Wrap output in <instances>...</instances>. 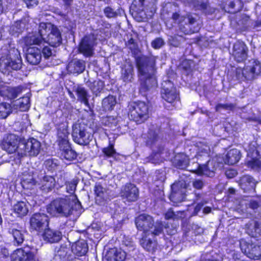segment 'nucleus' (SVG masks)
Returning a JSON list of instances; mask_svg holds the SVG:
<instances>
[{"label": "nucleus", "mask_w": 261, "mask_h": 261, "mask_svg": "<svg viewBox=\"0 0 261 261\" xmlns=\"http://www.w3.org/2000/svg\"><path fill=\"white\" fill-rule=\"evenodd\" d=\"M156 57L153 56H141L136 58L140 90L142 92H145L156 86Z\"/></svg>", "instance_id": "nucleus-1"}, {"label": "nucleus", "mask_w": 261, "mask_h": 261, "mask_svg": "<svg viewBox=\"0 0 261 261\" xmlns=\"http://www.w3.org/2000/svg\"><path fill=\"white\" fill-rule=\"evenodd\" d=\"M62 42L61 33L59 29L50 23H41L38 34H31L25 39L27 45L36 44L44 46L48 44L54 47L59 46Z\"/></svg>", "instance_id": "nucleus-2"}, {"label": "nucleus", "mask_w": 261, "mask_h": 261, "mask_svg": "<svg viewBox=\"0 0 261 261\" xmlns=\"http://www.w3.org/2000/svg\"><path fill=\"white\" fill-rule=\"evenodd\" d=\"M81 204L75 195L57 198L47 206V212L54 217H67L73 211L80 208Z\"/></svg>", "instance_id": "nucleus-3"}, {"label": "nucleus", "mask_w": 261, "mask_h": 261, "mask_svg": "<svg viewBox=\"0 0 261 261\" xmlns=\"http://www.w3.org/2000/svg\"><path fill=\"white\" fill-rule=\"evenodd\" d=\"M135 223L137 229L142 231L144 234L158 236L163 231L162 223L156 221L154 224L153 218L149 215H140L136 218Z\"/></svg>", "instance_id": "nucleus-4"}, {"label": "nucleus", "mask_w": 261, "mask_h": 261, "mask_svg": "<svg viewBox=\"0 0 261 261\" xmlns=\"http://www.w3.org/2000/svg\"><path fill=\"white\" fill-rule=\"evenodd\" d=\"M128 115L137 123H141L148 118V106L142 101L133 102L129 106Z\"/></svg>", "instance_id": "nucleus-5"}, {"label": "nucleus", "mask_w": 261, "mask_h": 261, "mask_svg": "<svg viewBox=\"0 0 261 261\" xmlns=\"http://www.w3.org/2000/svg\"><path fill=\"white\" fill-rule=\"evenodd\" d=\"M58 141L60 148L62 150V157L69 161L74 160L76 157V153L71 149L68 141L69 133L63 129L58 132Z\"/></svg>", "instance_id": "nucleus-6"}, {"label": "nucleus", "mask_w": 261, "mask_h": 261, "mask_svg": "<svg viewBox=\"0 0 261 261\" xmlns=\"http://www.w3.org/2000/svg\"><path fill=\"white\" fill-rule=\"evenodd\" d=\"M41 149V143L34 138H31L27 142H21L18 146V155L36 156Z\"/></svg>", "instance_id": "nucleus-7"}, {"label": "nucleus", "mask_w": 261, "mask_h": 261, "mask_svg": "<svg viewBox=\"0 0 261 261\" xmlns=\"http://www.w3.org/2000/svg\"><path fill=\"white\" fill-rule=\"evenodd\" d=\"M172 19L174 23L179 25V28L183 34H189L194 32L190 29V25L194 24L196 20L191 14H187V16L185 17L177 13H174L172 15Z\"/></svg>", "instance_id": "nucleus-8"}, {"label": "nucleus", "mask_w": 261, "mask_h": 261, "mask_svg": "<svg viewBox=\"0 0 261 261\" xmlns=\"http://www.w3.org/2000/svg\"><path fill=\"white\" fill-rule=\"evenodd\" d=\"M72 136L73 141L81 145L89 144L92 139V135L88 132L83 126L76 124L73 126Z\"/></svg>", "instance_id": "nucleus-9"}, {"label": "nucleus", "mask_w": 261, "mask_h": 261, "mask_svg": "<svg viewBox=\"0 0 261 261\" xmlns=\"http://www.w3.org/2000/svg\"><path fill=\"white\" fill-rule=\"evenodd\" d=\"M94 193L96 202L99 205H105L115 197L112 191L104 187L100 183L95 184Z\"/></svg>", "instance_id": "nucleus-10"}, {"label": "nucleus", "mask_w": 261, "mask_h": 261, "mask_svg": "<svg viewBox=\"0 0 261 261\" xmlns=\"http://www.w3.org/2000/svg\"><path fill=\"white\" fill-rule=\"evenodd\" d=\"M146 144L147 145L151 146L153 150V155L151 156L152 162L155 164L158 163L159 161V157L162 153L163 147L160 145L157 134L155 132L152 130L149 131Z\"/></svg>", "instance_id": "nucleus-11"}, {"label": "nucleus", "mask_w": 261, "mask_h": 261, "mask_svg": "<svg viewBox=\"0 0 261 261\" xmlns=\"http://www.w3.org/2000/svg\"><path fill=\"white\" fill-rule=\"evenodd\" d=\"M16 58H2L0 60V70L4 72L10 69L19 70L22 65L20 54L17 51L15 54Z\"/></svg>", "instance_id": "nucleus-12"}, {"label": "nucleus", "mask_w": 261, "mask_h": 261, "mask_svg": "<svg viewBox=\"0 0 261 261\" xmlns=\"http://www.w3.org/2000/svg\"><path fill=\"white\" fill-rule=\"evenodd\" d=\"M96 38L94 35L86 36L81 41L79 50L86 57H90L94 53V47L96 44Z\"/></svg>", "instance_id": "nucleus-13"}, {"label": "nucleus", "mask_w": 261, "mask_h": 261, "mask_svg": "<svg viewBox=\"0 0 261 261\" xmlns=\"http://www.w3.org/2000/svg\"><path fill=\"white\" fill-rule=\"evenodd\" d=\"M162 97L167 102L172 103L178 100V93L173 83L170 81H165L162 84Z\"/></svg>", "instance_id": "nucleus-14"}, {"label": "nucleus", "mask_w": 261, "mask_h": 261, "mask_svg": "<svg viewBox=\"0 0 261 261\" xmlns=\"http://www.w3.org/2000/svg\"><path fill=\"white\" fill-rule=\"evenodd\" d=\"M187 186L184 181L174 183L171 186L170 198L174 202H181L185 199Z\"/></svg>", "instance_id": "nucleus-15"}, {"label": "nucleus", "mask_w": 261, "mask_h": 261, "mask_svg": "<svg viewBox=\"0 0 261 261\" xmlns=\"http://www.w3.org/2000/svg\"><path fill=\"white\" fill-rule=\"evenodd\" d=\"M30 225L32 229L40 231L48 225V217L43 213H35L30 218Z\"/></svg>", "instance_id": "nucleus-16"}, {"label": "nucleus", "mask_w": 261, "mask_h": 261, "mask_svg": "<svg viewBox=\"0 0 261 261\" xmlns=\"http://www.w3.org/2000/svg\"><path fill=\"white\" fill-rule=\"evenodd\" d=\"M20 143L16 136L10 134L3 141L2 148L9 153H12L16 151L18 154V146Z\"/></svg>", "instance_id": "nucleus-17"}, {"label": "nucleus", "mask_w": 261, "mask_h": 261, "mask_svg": "<svg viewBox=\"0 0 261 261\" xmlns=\"http://www.w3.org/2000/svg\"><path fill=\"white\" fill-rule=\"evenodd\" d=\"M138 193L137 188L133 184H128L122 188L120 195L127 201H135L138 198Z\"/></svg>", "instance_id": "nucleus-18"}, {"label": "nucleus", "mask_w": 261, "mask_h": 261, "mask_svg": "<svg viewBox=\"0 0 261 261\" xmlns=\"http://www.w3.org/2000/svg\"><path fill=\"white\" fill-rule=\"evenodd\" d=\"M247 51V47L243 42L238 41L234 44L233 56L237 62H243L246 59Z\"/></svg>", "instance_id": "nucleus-19"}, {"label": "nucleus", "mask_w": 261, "mask_h": 261, "mask_svg": "<svg viewBox=\"0 0 261 261\" xmlns=\"http://www.w3.org/2000/svg\"><path fill=\"white\" fill-rule=\"evenodd\" d=\"M26 60L31 64H38L42 59L41 49L36 47H30L26 53Z\"/></svg>", "instance_id": "nucleus-20"}, {"label": "nucleus", "mask_w": 261, "mask_h": 261, "mask_svg": "<svg viewBox=\"0 0 261 261\" xmlns=\"http://www.w3.org/2000/svg\"><path fill=\"white\" fill-rule=\"evenodd\" d=\"M126 253L121 249L113 248L108 251L106 255L108 261H124Z\"/></svg>", "instance_id": "nucleus-21"}, {"label": "nucleus", "mask_w": 261, "mask_h": 261, "mask_svg": "<svg viewBox=\"0 0 261 261\" xmlns=\"http://www.w3.org/2000/svg\"><path fill=\"white\" fill-rule=\"evenodd\" d=\"M21 92L20 87H11L7 86H2L0 88V95L8 99L16 98Z\"/></svg>", "instance_id": "nucleus-22"}, {"label": "nucleus", "mask_w": 261, "mask_h": 261, "mask_svg": "<svg viewBox=\"0 0 261 261\" xmlns=\"http://www.w3.org/2000/svg\"><path fill=\"white\" fill-rule=\"evenodd\" d=\"M85 63L83 60L74 59L71 61L67 66L68 71L73 74H80L85 69Z\"/></svg>", "instance_id": "nucleus-23"}, {"label": "nucleus", "mask_w": 261, "mask_h": 261, "mask_svg": "<svg viewBox=\"0 0 261 261\" xmlns=\"http://www.w3.org/2000/svg\"><path fill=\"white\" fill-rule=\"evenodd\" d=\"M73 92L77 97V100L84 103L86 106H89V98L90 97L87 90L81 85L75 86L73 89Z\"/></svg>", "instance_id": "nucleus-24"}, {"label": "nucleus", "mask_w": 261, "mask_h": 261, "mask_svg": "<svg viewBox=\"0 0 261 261\" xmlns=\"http://www.w3.org/2000/svg\"><path fill=\"white\" fill-rule=\"evenodd\" d=\"M62 233L56 230L46 229L42 234L43 240L46 242L55 243L58 242L62 239Z\"/></svg>", "instance_id": "nucleus-25"}, {"label": "nucleus", "mask_w": 261, "mask_h": 261, "mask_svg": "<svg viewBox=\"0 0 261 261\" xmlns=\"http://www.w3.org/2000/svg\"><path fill=\"white\" fill-rule=\"evenodd\" d=\"M148 234H144L140 240L141 246L147 251L153 253L157 247L155 240L148 237Z\"/></svg>", "instance_id": "nucleus-26"}, {"label": "nucleus", "mask_w": 261, "mask_h": 261, "mask_svg": "<svg viewBox=\"0 0 261 261\" xmlns=\"http://www.w3.org/2000/svg\"><path fill=\"white\" fill-rule=\"evenodd\" d=\"M88 250V245L84 240L77 241L73 243L71 246L72 252L77 256H82L85 255Z\"/></svg>", "instance_id": "nucleus-27"}, {"label": "nucleus", "mask_w": 261, "mask_h": 261, "mask_svg": "<svg viewBox=\"0 0 261 261\" xmlns=\"http://www.w3.org/2000/svg\"><path fill=\"white\" fill-rule=\"evenodd\" d=\"M247 233L252 237L261 236V222L254 220L250 221L246 225Z\"/></svg>", "instance_id": "nucleus-28"}, {"label": "nucleus", "mask_w": 261, "mask_h": 261, "mask_svg": "<svg viewBox=\"0 0 261 261\" xmlns=\"http://www.w3.org/2000/svg\"><path fill=\"white\" fill-rule=\"evenodd\" d=\"M9 233L12 234L14 239V243L17 245H21L24 240L27 231L19 228L18 229L15 226L9 229Z\"/></svg>", "instance_id": "nucleus-29"}, {"label": "nucleus", "mask_w": 261, "mask_h": 261, "mask_svg": "<svg viewBox=\"0 0 261 261\" xmlns=\"http://www.w3.org/2000/svg\"><path fill=\"white\" fill-rule=\"evenodd\" d=\"M243 76L247 80H252L256 75H258L261 72V64L258 61L254 60L253 62V65L250 69V72L246 74V70H242Z\"/></svg>", "instance_id": "nucleus-30"}, {"label": "nucleus", "mask_w": 261, "mask_h": 261, "mask_svg": "<svg viewBox=\"0 0 261 261\" xmlns=\"http://www.w3.org/2000/svg\"><path fill=\"white\" fill-rule=\"evenodd\" d=\"M40 189L45 192H48L54 189L56 185L55 178L52 176H44L40 181Z\"/></svg>", "instance_id": "nucleus-31"}, {"label": "nucleus", "mask_w": 261, "mask_h": 261, "mask_svg": "<svg viewBox=\"0 0 261 261\" xmlns=\"http://www.w3.org/2000/svg\"><path fill=\"white\" fill-rule=\"evenodd\" d=\"M239 185L240 187L244 191H248L254 189L256 182L251 176L249 175H244L240 178Z\"/></svg>", "instance_id": "nucleus-32"}, {"label": "nucleus", "mask_w": 261, "mask_h": 261, "mask_svg": "<svg viewBox=\"0 0 261 261\" xmlns=\"http://www.w3.org/2000/svg\"><path fill=\"white\" fill-rule=\"evenodd\" d=\"M13 212L18 217H23L29 212V206L25 202L18 201L13 206Z\"/></svg>", "instance_id": "nucleus-33"}, {"label": "nucleus", "mask_w": 261, "mask_h": 261, "mask_svg": "<svg viewBox=\"0 0 261 261\" xmlns=\"http://www.w3.org/2000/svg\"><path fill=\"white\" fill-rule=\"evenodd\" d=\"M13 107L15 109L20 111H26L30 107V97L27 95L22 97L14 102Z\"/></svg>", "instance_id": "nucleus-34"}, {"label": "nucleus", "mask_w": 261, "mask_h": 261, "mask_svg": "<svg viewBox=\"0 0 261 261\" xmlns=\"http://www.w3.org/2000/svg\"><path fill=\"white\" fill-rule=\"evenodd\" d=\"M240 158V151L237 149H232L228 152L225 162L229 165H233L239 162Z\"/></svg>", "instance_id": "nucleus-35"}, {"label": "nucleus", "mask_w": 261, "mask_h": 261, "mask_svg": "<svg viewBox=\"0 0 261 261\" xmlns=\"http://www.w3.org/2000/svg\"><path fill=\"white\" fill-rule=\"evenodd\" d=\"M31 255L24 250L18 249L12 255V261H29Z\"/></svg>", "instance_id": "nucleus-36"}, {"label": "nucleus", "mask_w": 261, "mask_h": 261, "mask_svg": "<svg viewBox=\"0 0 261 261\" xmlns=\"http://www.w3.org/2000/svg\"><path fill=\"white\" fill-rule=\"evenodd\" d=\"M134 76V67L131 63H127L122 70V77L125 82H131Z\"/></svg>", "instance_id": "nucleus-37"}, {"label": "nucleus", "mask_w": 261, "mask_h": 261, "mask_svg": "<svg viewBox=\"0 0 261 261\" xmlns=\"http://www.w3.org/2000/svg\"><path fill=\"white\" fill-rule=\"evenodd\" d=\"M173 163L177 168L184 169L189 164V158L184 154H178L175 156Z\"/></svg>", "instance_id": "nucleus-38"}, {"label": "nucleus", "mask_w": 261, "mask_h": 261, "mask_svg": "<svg viewBox=\"0 0 261 261\" xmlns=\"http://www.w3.org/2000/svg\"><path fill=\"white\" fill-rule=\"evenodd\" d=\"M210 151V147L206 144L200 143L198 145L197 158L199 159L200 157L205 158L208 164L210 163L209 153Z\"/></svg>", "instance_id": "nucleus-39"}, {"label": "nucleus", "mask_w": 261, "mask_h": 261, "mask_svg": "<svg viewBox=\"0 0 261 261\" xmlns=\"http://www.w3.org/2000/svg\"><path fill=\"white\" fill-rule=\"evenodd\" d=\"M21 185L24 189H32L36 185L32 175L30 174H23L21 178Z\"/></svg>", "instance_id": "nucleus-40"}, {"label": "nucleus", "mask_w": 261, "mask_h": 261, "mask_svg": "<svg viewBox=\"0 0 261 261\" xmlns=\"http://www.w3.org/2000/svg\"><path fill=\"white\" fill-rule=\"evenodd\" d=\"M251 249L248 248V250L244 249V252L248 253L249 257L253 259H258L261 257V246L250 245Z\"/></svg>", "instance_id": "nucleus-41"}, {"label": "nucleus", "mask_w": 261, "mask_h": 261, "mask_svg": "<svg viewBox=\"0 0 261 261\" xmlns=\"http://www.w3.org/2000/svg\"><path fill=\"white\" fill-rule=\"evenodd\" d=\"M11 105L7 102L0 103V119H6L12 113Z\"/></svg>", "instance_id": "nucleus-42"}, {"label": "nucleus", "mask_w": 261, "mask_h": 261, "mask_svg": "<svg viewBox=\"0 0 261 261\" xmlns=\"http://www.w3.org/2000/svg\"><path fill=\"white\" fill-rule=\"evenodd\" d=\"M116 98L112 95H109L103 99L102 102V107L106 111L111 110L116 105Z\"/></svg>", "instance_id": "nucleus-43"}, {"label": "nucleus", "mask_w": 261, "mask_h": 261, "mask_svg": "<svg viewBox=\"0 0 261 261\" xmlns=\"http://www.w3.org/2000/svg\"><path fill=\"white\" fill-rule=\"evenodd\" d=\"M248 205L254 212H258V216L261 217V202L259 199H252L249 201Z\"/></svg>", "instance_id": "nucleus-44"}, {"label": "nucleus", "mask_w": 261, "mask_h": 261, "mask_svg": "<svg viewBox=\"0 0 261 261\" xmlns=\"http://www.w3.org/2000/svg\"><path fill=\"white\" fill-rule=\"evenodd\" d=\"M184 216V212H177L175 213L171 208L168 210L165 215V217L166 219H172L173 220L178 219L182 218Z\"/></svg>", "instance_id": "nucleus-45"}, {"label": "nucleus", "mask_w": 261, "mask_h": 261, "mask_svg": "<svg viewBox=\"0 0 261 261\" xmlns=\"http://www.w3.org/2000/svg\"><path fill=\"white\" fill-rule=\"evenodd\" d=\"M197 173L200 175H205L207 176H213L214 172L211 171L207 167V165H199L197 169Z\"/></svg>", "instance_id": "nucleus-46"}, {"label": "nucleus", "mask_w": 261, "mask_h": 261, "mask_svg": "<svg viewBox=\"0 0 261 261\" xmlns=\"http://www.w3.org/2000/svg\"><path fill=\"white\" fill-rule=\"evenodd\" d=\"M120 119V117L109 116L105 118L103 120V122L106 125H108L110 127H112L113 126H116L117 125Z\"/></svg>", "instance_id": "nucleus-47"}, {"label": "nucleus", "mask_w": 261, "mask_h": 261, "mask_svg": "<svg viewBox=\"0 0 261 261\" xmlns=\"http://www.w3.org/2000/svg\"><path fill=\"white\" fill-rule=\"evenodd\" d=\"M103 86L104 84L102 81H95L91 87V90L97 95L103 89Z\"/></svg>", "instance_id": "nucleus-48"}, {"label": "nucleus", "mask_w": 261, "mask_h": 261, "mask_svg": "<svg viewBox=\"0 0 261 261\" xmlns=\"http://www.w3.org/2000/svg\"><path fill=\"white\" fill-rule=\"evenodd\" d=\"M248 166L255 170H261V161L258 159H253L248 162Z\"/></svg>", "instance_id": "nucleus-49"}, {"label": "nucleus", "mask_w": 261, "mask_h": 261, "mask_svg": "<svg viewBox=\"0 0 261 261\" xmlns=\"http://www.w3.org/2000/svg\"><path fill=\"white\" fill-rule=\"evenodd\" d=\"M57 161V160L54 159H48L46 160L44 163L45 167L49 171L55 170L58 165Z\"/></svg>", "instance_id": "nucleus-50"}, {"label": "nucleus", "mask_w": 261, "mask_h": 261, "mask_svg": "<svg viewBox=\"0 0 261 261\" xmlns=\"http://www.w3.org/2000/svg\"><path fill=\"white\" fill-rule=\"evenodd\" d=\"M77 181L76 179H73L70 181L66 182V191L69 193H73L75 190Z\"/></svg>", "instance_id": "nucleus-51"}, {"label": "nucleus", "mask_w": 261, "mask_h": 261, "mask_svg": "<svg viewBox=\"0 0 261 261\" xmlns=\"http://www.w3.org/2000/svg\"><path fill=\"white\" fill-rule=\"evenodd\" d=\"M102 152L107 157H113L114 154L116 153L114 148V146L111 144L107 147H105L102 150Z\"/></svg>", "instance_id": "nucleus-52"}, {"label": "nucleus", "mask_w": 261, "mask_h": 261, "mask_svg": "<svg viewBox=\"0 0 261 261\" xmlns=\"http://www.w3.org/2000/svg\"><path fill=\"white\" fill-rule=\"evenodd\" d=\"M181 37L182 34L178 33L177 34V36L176 35L170 36L168 40L172 45L174 46H177L179 44V41H180Z\"/></svg>", "instance_id": "nucleus-53"}, {"label": "nucleus", "mask_w": 261, "mask_h": 261, "mask_svg": "<svg viewBox=\"0 0 261 261\" xmlns=\"http://www.w3.org/2000/svg\"><path fill=\"white\" fill-rule=\"evenodd\" d=\"M165 44L164 41L161 38H157L151 42V46L155 49H159Z\"/></svg>", "instance_id": "nucleus-54"}, {"label": "nucleus", "mask_w": 261, "mask_h": 261, "mask_svg": "<svg viewBox=\"0 0 261 261\" xmlns=\"http://www.w3.org/2000/svg\"><path fill=\"white\" fill-rule=\"evenodd\" d=\"M104 13L106 16L108 18L115 17L117 15V13L109 7H107L105 9Z\"/></svg>", "instance_id": "nucleus-55"}, {"label": "nucleus", "mask_w": 261, "mask_h": 261, "mask_svg": "<svg viewBox=\"0 0 261 261\" xmlns=\"http://www.w3.org/2000/svg\"><path fill=\"white\" fill-rule=\"evenodd\" d=\"M42 53L45 58H48L54 54L53 50L48 46H44L42 49Z\"/></svg>", "instance_id": "nucleus-56"}, {"label": "nucleus", "mask_w": 261, "mask_h": 261, "mask_svg": "<svg viewBox=\"0 0 261 261\" xmlns=\"http://www.w3.org/2000/svg\"><path fill=\"white\" fill-rule=\"evenodd\" d=\"M21 25V22H16L11 27V31L12 32H13L14 33L19 34L20 33H21L22 32Z\"/></svg>", "instance_id": "nucleus-57"}, {"label": "nucleus", "mask_w": 261, "mask_h": 261, "mask_svg": "<svg viewBox=\"0 0 261 261\" xmlns=\"http://www.w3.org/2000/svg\"><path fill=\"white\" fill-rule=\"evenodd\" d=\"M233 108L232 104H219L216 107L217 111H220L221 109L231 110Z\"/></svg>", "instance_id": "nucleus-58"}, {"label": "nucleus", "mask_w": 261, "mask_h": 261, "mask_svg": "<svg viewBox=\"0 0 261 261\" xmlns=\"http://www.w3.org/2000/svg\"><path fill=\"white\" fill-rule=\"evenodd\" d=\"M203 185V182L200 179H196L193 182V187L197 189H201Z\"/></svg>", "instance_id": "nucleus-59"}, {"label": "nucleus", "mask_w": 261, "mask_h": 261, "mask_svg": "<svg viewBox=\"0 0 261 261\" xmlns=\"http://www.w3.org/2000/svg\"><path fill=\"white\" fill-rule=\"evenodd\" d=\"M225 174L228 178H231L237 174V172L236 170L229 169L226 171Z\"/></svg>", "instance_id": "nucleus-60"}, {"label": "nucleus", "mask_w": 261, "mask_h": 261, "mask_svg": "<svg viewBox=\"0 0 261 261\" xmlns=\"http://www.w3.org/2000/svg\"><path fill=\"white\" fill-rule=\"evenodd\" d=\"M192 64V62L191 61L185 60L182 62L181 66L185 70H188L190 68Z\"/></svg>", "instance_id": "nucleus-61"}, {"label": "nucleus", "mask_w": 261, "mask_h": 261, "mask_svg": "<svg viewBox=\"0 0 261 261\" xmlns=\"http://www.w3.org/2000/svg\"><path fill=\"white\" fill-rule=\"evenodd\" d=\"M207 6V5L206 3H201L200 4H199V6H198V7H199V9L204 10L206 9Z\"/></svg>", "instance_id": "nucleus-62"}, {"label": "nucleus", "mask_w": 261, "mask_h": 261, "mask_svg": "<svg viewBox=\"0 0 261 261\" xmlns=\"http://www.w3.org/2000/svg\"><path fill=\"white\" fill-rule=\"evenodd\" d=\"M5 10V7L2 0H0V15L2 14Z\"/></svg>", "instance_id": "nucleus-63"}, {"label": "nucleus", "mask_w": 261, "mask_h": 261, "mask_svg": "<svg viewBox=\"0 0 261 261\" xmlns=\"http://www.w3.org/2000/svg\"><path fill=\"white\" fill-rule=\"evenodd\" d=\"M202 206V205H200L199 204H197L196 205V206L195 207V212L196 213H198L200 210V209L201 208Z\"/></svg>", "instance_id": "nucleus-64"}]
</instances>
